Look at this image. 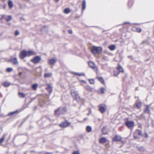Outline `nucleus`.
Listing matches in <instances>:
<instances>
[{"label":"nucleus","mask_w":154,"mask_h":154,"mask_svg":"<svg viewBox=\"0 0 154 154\" xmlns=\"http://www.w3.org/2000/svg\"><path fill=\"white\" fill-rule=\"evenodd\" d=\"M98 80L101 82L102 84H104V81L103 79L101 77H98L97 78Z\"/></svg>","instance_id":"29"},{"label":"nucleus","mask_w":154,"mask_h":154,"mask_svg":"<svg viewBox=\"0 0 154 154\" xmlns=\"http://www.w3.org/2000/svg\"><path fill=\"white\" fill-rule=\"evenodd\" d=\"M127 23H129L125 22V23H124V24Z\"/></svg>","instance_id":"46"},{"label":"nucleus","mask_w":154,"mask_h":154,"mask_svg":"<svg viewBox=\"0 0 154 154\" xmlns=\"http://www.w3.org/2000/svg\"><path fill=\"white\" fill-rule=\"evenodd\" d=\"M106 139L104 137L100 138L99 140V142L101 143H104L106 141Z\"/></svg>","instance_id":"15"},{"label":"nucleus","mask_w":154,"mask_h":154,"mask_svg":"<svg viewBox=\"0 0 154 154\" xmlns=\"http://www.w3.org/2000/svg\"><path fill=\"white\" fill-rule=\"evenodd\" d=\"M68 32L69 33L72 34V31L71 30H68Z\"/></svg>","instance_id":"41"},{"label":"nucleus","mask_w":154,"mask_h":154,"mask_svg":"<svg viewBox=\"0 0 154 154\" xmlns=\"http://www.w3.org/2000/svg\"><path fill=\"white\" fill-rule=\"evenodd\" d=\"M125 125L129 128H133L134 126V122L133 121H127L125 123Z\"/></svg>","instance_id":"6"},{"label":"nucleus","mask_w":154,"mask_h":154,"mask_svg":"<svg viewBox=\"0 0 154 154\" xmlns=\"http://www.w3.org/2000/svg\"><path fill=\"white\" fill-rule=\"evenodd\" d=\"M1 35H2V34H0V38L1 37Z\"/></svg>","instance_id":"48"},{"label":"nucleus","mask_w":154,"mask_h":154,"mask_svg":"<svg viewBox=\"0 0 154 154\" xmlns=\"http://www.w3.org/2000/svg\"><path fill=\"white\" fill-rule=\"evenodd\" d=\"M98 107L101 113H103L105 112V108L104 106H103L102 105H100Z\"/></svg>","instance_id":"12"},{"label":"nucleus","mask_w":154,"mask_h":154,"mask_svg":"<svg viewBox=\"0 0 154 154\" xmlns=\"http://www.w3.org/2000/svg\"><path fill=\"white\" fill-rule=\"evenodd\" d=\"M72 154H80V153L78 151H75Z\"/></svg>","instance_id":"40"},{"label":"nucleus","mask_w":154,"mask_h":154,"mask_svg":"<svg viewBox=\"0 0 154 154\" xmlns=\"http://www.w3.org/2000/svg\"><path fill=\"white\" fill-rule=\"evenodd\" d=\"M137 131L139 135L142 136V131H141L138 130Z\"/></svg>","instance_id":"34"},{"label":"nucleus","mask_w":154,"mask_h":154,"mask_svg":"<svg viewBox=\"0 0 154 154\" xmlns=\"http://www.w3.org/2000/svg\"><path fill=\"white\" fill-rule=\"evenodd\" d=\"M41 60V58L40 57L36 56L31 60V61L34 63H36L39 62Z\"/></svg>","instance_id":"7"},{"label":"nucleus","mask_w":154,"mask_h":154,"mask_svg":"<svg viewBox=\"0 0 154 154\" xmlns=\"http://www.w3.org/2000/svg\"><path fill=\"white\" fill-rule=\"evenodd\" d=\"M59 1V0H55V1L56 2H57Z\"/></svg>","instance_id":"44"},{"label":"nucleus","mask_w":154,"mask_h":154,"mask_svg":"<svg viewBox=\"0 0 154 154\" xmlns=\"http://www.w3.org/2000/svg\"><path fill=\"white\" fill-rule=\"evenodd\" d=\"M9 61L14 65H17L19 63L17 58L16 57L11 58Z\"/></svg>","instance_id":"9"},{"label":"nucleus","mask_w":154,"mask_h":154,"mask_svg":"<svg viewBox=\"0 0 154 154\" xmlns=\"http://www.w3.org/2000/svg\"><path fill=\"white\" fill-rule=\"evenodd\" d=\"M22 74V72H20L19 73V75H21Z\"/></svg>","instance_id":"43"},{"label":"nucleus","mask_w":154,"mask_h":154,"mask_svg":"<svg viewBox=\"0 0 154 154\" xmlns=\"http://www.w3.org/2000/svg\"><path fill=\"white\" fill-rule=\"evenodd\" d=\"M34 52L31 51H26L25 50L22 51L20 54V58L21 59H23L27 56H29L33 55Z\"/></svg>","instance_id":"1"},{"label":"nucleus","mask_w":154,"mask_h":154,"mask_svg":"<svg viewBox=\"0 0 154 154\" xmlns=\"http://www.w3.org/2000/svg\"><path fill=\"white\" fill-rule=\"evenodd\" d=\"M86 6V1L85 0H84L83 1V3L82 5V8L83 10H84Z\"/></svg>","instance_id":"20"},{"label":"nucleus","mask_w":154,"mask_h":154,"mask_svg":"<svg viewBox=\"0 0 154 154\" xmlns=\"http://www.w3.org/2000/svg\"><path fill=\"white\" fill-rule=\"evenodd\" d=\"M5 19L7 22L11 20L12 19V17L10 15H3L2 16V17L1 18L0 20L2 19Z\"/></svg>","instance_id":"8"},{"label":"nucleus","mask_w":154,"mask_h":154,"mask_svg":"<svg viewBox=\"0 0 154 154\" xmlns=\"http://www.w3.org/2000/svg\"><path fill=\"white\" fill-rule=\"evenodd\" d=\"M82 81L84 83H85V82L84 81Z\"/></svg>","instance_id":"45"},{"label":"nucleus","mask_w":154,"mask_h":154,"mask_svg":"<svg viewBox=\"0 0 154 154\" xmlns=\"http://www.w3.org/2000/svg\"><path fill=\"white\" fill-rule=\"evenodd\" d=\"M8 5L9 8H11L13 7V3L11 1H9Z\"/></svg>","instance_id":"23"},{"label":"nucleus","mask_w":154,"mask_h":154,"mask_svg":"<svg viewBox=\"0 0 154 154\" xmlns=\"http://www.w3.org/2000/svg\"><path fill=\"white\" fill-rule=\"evenodd\" d=\"M89 81L91 84H94V81L93 79H89Z\"/></svg>","instance_id":"36"},{"label":"nucleus","mask_w":154,"mask_h":154,"mask_svg":"<svg viewBox=\"0 0 154 154\" xmlns=\"http://www.w3.org/2000/svg\"><path fill=\"white\" fill-rule=\"evenodd\" d=\"M63 11L65 13L68 14L70 12V10L69 9L66 8Z\"/></svg>","instance_id":"24"},{"label":"nucleus","mask_w":154,"mask_h":154,"mask_svg":"<svg viewBox=\"0 0 154 154\" xmlns=\"http://www.w3.org/2000/svg\"><path fill=\"white\" fill-rule=\"evenodd\" d=\"M71 94L73 97L77 102H79L80 101L81 98L77 91L75 90H71Z\"/></svg>","instance_id":"4"},{"label":"nucleus","mask_w":154,"mask_h":154,"mask_svg":"<svg viewBox=\"0 0 154 154\" xmlns=\"http://www.w3.org/2000/svg\"><path fill=\"white\" fill-rule=\"evenodd\" d=\"M66 112V108L65 107H60L55 111V114L57 116L64 114Z\"/></svg>","instance_id":"3"},{"label":"nucleus","mask_w":154,"mask_h":154,"mask_svg":"<svg viewBox=\"0 0 154 154\" xmlns=\"http://www.w3.org/2000/svg\"><path fill=\"white\" fill-rule=\"evenodd\" d=\"M99 90L101 91L100 92L102 94H103L106 92L105 89L103 87L100 88Z\"/></svg>","instance_id":"27"},{"label":"nucleus","mask_w":154,"mask_h":154,"mask_svg":"<svg viewBox=\"0 0 154 154\" xmlns=\"http://www.w3.org/2000/svg\"><path fill=\"white\" fill-rule=\"evenodd\" d=\"M104 128H103L102 129V132L103 134H107V133L106 132H104Z\"/></svg>","instance_id":"39"},{"label":"nucleus","mask_w":154,"mask_h":154,"mask_svg":"<svg viewBox=\"0 0 154 154\" xmlns=\"http://www.w3.org/2000/svg\"><path fill=\"white\" fill-rule=\"evenodd\" d=\"M117 41V40H116V41H115V42H116Z\"/></svg>","instance_id":"49"},{"label":"nucleus","mask_w":154,"mask_h":154,"mask_svg":"<svg viewBox=\"0 0 154 154\" xmlns=\"http://www.w3.org/2000/svg\"><path fill=\"white\" fill-rule=\"evenodd\" d=\"M141 104H142L140 102H138L136 103V106L138 108H139L141 106Z\"/></svg>","instance_id":"33"},{"label":"nucleus","mask_w":154,"mask_h":154,"mask_svg":"<svg viewBox=\"0 0 154 154\" xmlns=\"http://www.w3.org/2000/svg\"><path fill=\"white\" fill-rule=\"evenodd\" d=\"M102 51V48L100 47H96L93 46L91 49V51L92 53L96 55L97 54H100Z\"/></svg>","instance_id":"2"},{"label":"nucleus","mask_w":154,"mask_h":154,"mask_svg":"<svg viewBox=\"0 0 154 154\" xmlns=\"http://www.w3.org/2000/svg\"><path fill=\"white\" fill-rule=\"evenodd\" d=\"M74 74H75L79 76H84L85 74L84 73H79L77 72H73Z\"/></svg>","instance_id":"31"},{"label":"nucleus","mask_w":154,"mask_h":154,"mask_svg":"<svg viewBox=\"0 0 154 154\" xmlns=\"http://www.w3.org/2000/svg\"><path fill=\"white\" fill-rule=\"evenodd\" d=\"M20 97L24 98L25 97V95L24 94L21 93V92H19L18 93Z\"/></svg>","instance_id":"30"},{"label":"nucleus","mask_w":154,"mask_h":154,"mask_svg":"<svg viewBox=\"0 0 154 154\" xmlns=\"http://www.w3.org/2000/svg\"><path fill=\"white\" fill-rule=\"evenodd\" d=\"M46 89L49 91L50 94L52 92V88L51 86L49 85H47V87L46 88Z\"/></svg>","instance_id":"14"},{"label":"nucleus","mask_w":154,"mask_h":154,"mask_svg":"<svg viewBox=\"0 0 154 154\" xmlns=\"http://www.w3.org/2000/svg\"><path fill=\"white\" fill-rule=\"evenodd\" d=\"M118 70L120 72H123L124 70L122 67L120 66H119L117 68Z\"/></svg>","instance_id":"28"},{"label":"nucleus","mask_w":154,"mask_h":154,"mask_svg":"<svg viewBox=\"0 0 154 154\" xmlns=\"http://www.w3.org/2000/svg\"><path fill=\"white\" fill-rule=\"evenodd\" d=\"M109 48L110 50L113 51L115 49V46L114 45H111L109 46Z\"/></svg>","instance_id":"22"},{"label":"nucleus","mask_w":154,"mask_h":154,"mask_svg":"<svg viewBox=\"0 0 154 154\" xmlns=\"http://www.w3.org/2000/svg\"><path fill=\"white\" fill-rule=\"evenodd\" d=\"M10 85V83L8 82H5L3 83L4 85L6 87H8Z\"/></svg>","instance_id":"26"},{"label":"nucleus","mask_w":154,"mask_h":154,"mask_svg":"<svg viewBox=\"0 0 154 154\" xmlns=\"http://www.w3.org/2000/svg\"><path fill=\"white\" fill-rule=\"evenodd\" d=\"M6 70L8 72H10L13 70V69L12 68H8Z\"/></svg>","instance_id":"35"},{"label":"nucleus","mask_w":154,"mask_h":154,"mask_svg":"<svg viewBox=\"0 0 154 154\" xmlns=\"http://www.w3.org/2000/svg\"><path fill=\"white\" fill-rule=\"evenodd\" d=\"M121 137L119 135H116L113 138L112 140L114 141H119L121 140Z\"/></svg>","instance_id":"11"},{"label":"nucleus","mask_w":154,"mask_h":154,"mask_svg":"<svg viewBox=\"0 0 154 154\" xmlns=\"http://www.w3.org/2000/svg\"><path fill=\"white\" fill-rule=\"evenodd\" d=\"M71 123L70 122L66 120L59 124V126L62 128H64L68 126Z\"/></svg>","instance_id":"5"},{"label":"nucleus","mask_w":154,"mask_h":154,"mask_svg":"<svg viewBox=\"0 0 154 154\" xmlns=\"http://www.w3.org/2000/svg\"><path fill=\"white\" fill-rule=\"evenodd\" d=\"M56 61V59L55 58H54L49 60V63L50 64H53L55 63Z\"/></svg>","instance_id":"17"},{"label":"nucleus","mask_w":154,"mask_h":154,"mask_svg":"<svg viewBox=\"0 0 154 154\" xmlns=\"http://www.w3.org/2000/svg\"><path fill=\"white\" fill-rule=\"evenodd\" d=\"M52 75L51 73H45L44 74V77L45 78H47L51 77Z\"/></svg>","instance_id":"19"},{"label":"nucleus","mask_w":154,"mask_h":154,"mask_svg":"<svg viewBox=\"0 0 154 154\" xmlns=\"http://www.w3.org/2000/svg\"><path fill=\"white\" fill-rule=\"evenodd\" d=\"M45 154H51V153L47 152Z\"/></svg>","instance_id":"42"},{"label":"nucleus","mask_w":154,"mask_h":154,"mask_svg":"<svg viewBox=\"0 0 154 154\" xmlns=\"http://www.w3.org/2000/svg\"><path fill=\"white\" fill-rule=\"evenodd\" d=\"M89 66L93 69H97V68L95 66V63L89 61L88 62Z\"/></svg>","instance_id":"10"},{"label":"nucleus","mask_w":154,"mask_h":154,"mask_svg":"<svg viewBox=\"0 0 154 154\" xmlns=\"http://www.w3.org/2000/svg\"><path fill=\"white\" fill-rule=\"evenodd\" d=\"M136 31L138 32H140L141 31V29L140 28H136Z\"/></svg>","instance_id":"37"},{"label":"nucleus","mask_w":154,"mask_h":154,"mask_svg":"<svg viewBox=\"0 0 154 154\" xmlns=\"http://www.w3.org/2000/svg\"><path fill=\"white\" fill-rule=\"evenodd\" d=\"M8 25H10L11 24V23H8Z\"/></svg>","instance_id":"47"},{"label":"nucleus","mask_w":154,"mask_h":154,"mask_svg":"<svg viewBox=\"0 0 154 154\" xmlns=\"http://www.w3.org/2000/svg\"><path fill=\"white\" fill-rule=\"evenodd\" d=\"M38 86V85L37 83L33 84L32 85V88L33 90L36 91L37 90V88Z\"/></svg>","instance_id":"16"},{"label":"nucleus","mask_w":154,"mask_h":154,"mask_svg":"<svg viewBox=\"0 0 154 154\" xmlns=\"http://www.w3.org/2000/svg\"><path fill=\"white\" fill-rule=\"evenodd\" d=\"M20 34L18 30H16L15 32V35L17 36L18 35Z\"/></svg>","instance_id":"38"},{"label":"nucleus","mask_w":154,"mask_h":154,"mask_svg":"<svg viewBox=\"0 0 154 154\" xmlns=\"http://www.w3.org/2000/svg\"><path fill=\"white\" fill-rule=\"evenodd\" d=\"M7 134H4L3 136L0 139V144L3 142L5 137L6 136Z\"/></svg>","instance_id":"21"},{"label":"nucleus","mask_w":154,"mask_h":154,"mask_svg":"<svg viewBox=\"0 0 154 154\" xmlns=\"http://www.w3.org/2000/svg\"><path fill=\"white\" fill-rule=\"evenodd\" d=\"M86 130L87 132H89L91 131V127L90 126H87L86 127Z\"/></svg>","instance_id":"25"},{"label":"nucleus","mask_w":154,"mask_h":154,"mask_svg":"<svg viewBox=\"0 0 154 154\" xmlns=\"http://www.w3.org/2000/svg\"><path fill=\"white\" fill-rule=\"evenodd\" d=\"M150 106L148 105H145V108L144 109V111L145 113H149L150 112L149 107Z\"/></svg>","instance_id":"13"},{"label":"nucleus","mask_w":154,"mask_h":154,"mask_svg":"<svg viewBox=\"0 0 154 154\" xmlns=\"http://www.w3.org/2000/svg\"><path fill=\"white\" fill-rule=\"evenodd\" d=\"M19 112L18 110H16L14 111L11 112L9 113L8 114V116H11L16 113H19Z\"/></svg>","instance_id":"18"},{"label":"nucleus","mask_w":154,"mask_h":154,"mask_svg":"<svg viewBox=\"0 0 154 154\" xmlns=\"http://www.w3.org/2000/svg\"><path fill=\"white\" fill-rule=\"evenodd\" d=\"M86 88L89 91H92V89L88 85L86 87Z\"/></svg>","instance_id":"32"}]
</instances>
